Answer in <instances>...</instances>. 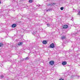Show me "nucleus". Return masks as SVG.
Returning a JSON list of instances; mask_svg holds the SVG:
<instances>
[{"instance_id":"f257e3e1","label":"nucleus","mask_w":80,"mask_h":80,"mask_svg":"<svg viewBox=\"0 0 80 80\" xmlns=\"http://www.w3.org/2000/svg\"><path fill=\"white\" fill-rule=\"evenodd\" d=\"M54 63L55 62H54V61H51L49 62V64L50 65H53L54 64Z\"/></svg>"},{"instance_id":"f03ea898","label":"nucleus","mask_w":80,"mask_h":80,"mask_svg":"<svg viewBox=\"0 0 80 80\" xmlns=\"http://www.w3.org/2000/svg\"><path fill=\"white\" fill-rule=\"evenodd\" d=\"M50 47H51L52 48H53L55 47L54 44L52 43L50 45Z\"/></svg>"},{"instance_id":"7ed1b4c3","label":"nucleus","mask_w":80,"mask_h":80,"mask_svg":"<svg viewBox=\"0 0 80 80\" xmlns=\"http://www.w3.org/2000/svg\"><path fill=\"white\" fill-rule=\"evenodd\" d=\"M68 26L67 25H65L63 26L62 27L63 28H68Z\"/></svg>"},{"instance_id":"20e7f679","label":"nucleus","mask_w":80,"mask_h":80,"mask_svg":"<svg viewBox=\"0 0 80 80\" xmlns=\"http://www.w3.org/2000/svg\"><path fill=\"white\" fill-rule=\"evenodd\" d=\"M67 63V62H65V61L63 62L62 63V65H66Z\"/></svg>"},{"instance_id":"39448f33","label":"nucleus","mask_w":80,"mask_h":80,"mask_svg":"<svg viewBox=\"0 0 80 80\" xmlns=\"http://www.w3.org/2000/svg\"><path fill=\"white\" fill-rule=\"evenodd\" d=\"M16 26L17 24H13L12 25V28H15V27H16Z\"/></svg>"},{"instance_id":"423d86ee","label":"nucleus","mask_w":80,"mask_h":80,"mask_svg":"<svg viewBox=\"0 0 80 80\" xmlns=\"http://www.w3.org/2000/svg\"><path fill=\"white\" fill-rule=\"evenodd\" d=\"M18 46H20L21 45H23V42H19L18 44Z\"/></svg>"},{"instance_id":"0eeeda50","label":"nucleus","mask_w":80,"mask_h":80,"mask_svg":"<svg viewBox=\"0 0 80 80\" xmlns=\"http://www.w3.org/2000/svg\"><path fill=\"white\" fill-rule=\"evenodd\" d=\"M42 43H43V44H46L47 43V42L46 41L44 40L42 42Z\"/></svg>"},{"instance_id":"6e6552de","label":"nucleus","mask_w":80,"mask_h":80,"mask_svg":"<svg viewBox=\"0 0 80 80\" xmlns=\"http://www.w3.org/2000/svg\"><path fill=\"white\" fill-rule=\"evenodd\" d=\"M61 38L62 40H64L65 38V37L64 36H62L61 37Z\"/></svg>"},{"instance_id":"1a4fd4ad","label":"nucleus","mask_w":80,"mask_h":80,"mask_svg":"<svg viewBox=\"0 0 80 80\" xmlns=\"http://www.w3.org/2000/svg\"><path fill=\"white\" fill-rule=\"evenodd\" d=\"M50 6H52V5H54L55 4V3H50Z\"/></svg>"},{"instance_id":"9d476101","label":"nucleus","mask_w":80,"mask_h":80,"mask_svg":"<svg viewBox=\"0 0 80 80\" xmlns=\"http://www.w3.org/2000/svg\"><path fill=\"white\" fill-rule=\"evenodd\" d=\"M28 59H29V57H27L25 58V60H28Z\"/></svg>"},{"instance_id":"9b49d317","label":"nucleus","mask_w":80,"mask_h":80,"mask_svg":"<svg viewBox=\"0 0 80 80\" xmlns=\"http://www.w3.org/2000/svg\"><path fill=\"white\" fill-rule=\"evenodd\" d=\"M3 44L0 43V47H3Z\"/></svg>"},{"instance_id":"f8f14e48","label":"nucleus","mask_w":80,"mask_h":80,"mask_svg":"<svg viewBox=\"0 0 80 80\" xmlns=\"http://www.w3.org/2000/svg\"><path fill=\"white\" fill-rule=\"evenodd\" d=\"M32 33H33V35H35V33H37V32H35V31H33V32H32Z\"/></svg>"},{"instance_id":"ddd939ff","label":"nucleus","mask_w":80,"mask_h":80,"mask_svg":"<svg viewBox=\"0 0 80 80\" xmlns=\"http://www.w3.org/2000/svg\"><path fill=\"white\" fill-rule=\"evenodd\" d=\"M32 2H33V1L32 0H29V3H32Z\"/></svg>"},{"instance_id":"4468645a","label":"nucleus","mask_w":80,"mask_h":80,"mask_svg":"<svg viewBox=\"0 0 80 80\" xmlns=\"http://www.w3.org/2000/svg\"><path fill=\"white\" fill-rule=\"evenodd\" d=\"M63 8H64L63 7H62L60 9L61 10H63Z\"/></svg>"},{"instance_id":"2eb2a0df","label":"nucleus","mask_w":80,"mask_h":80,"mask_svg":"<svg viewBox=\"0 0 80 80\" xmlns=\"http://www.w3.org/2000/svg\"><path fill=\"white\" fill-rule=\"evenodd\" d=\"M50 10H51V9H48L46 10L47 12H48V11H50Z\"/></svg>"},{"instance_id":"dca6fc26","label":"nucleus","mask_w":80,"mask_h":80,"mask_svg":"<svg viewBox=\"0 0 80 80\" xmlns=\"http://www.w3.org/2000/svg\"><path fill=\"white\" fill-rule=\"evenodd\" d=\"M1 78H3V75H1Z\"/></svg>"},{"instance_id":"f3484780","label":"nucleus","mask_w":80,"mask_h":80,"mask_svg":"<svg viewBox=\"0 0 80 80\" xmlns=\"http://www.w3.org/2000/svg\"><path fill=\"white\" fill-rule=\"evenodd\" d=\"M47 25L48 27H49L50 26V24H47Z\"/></svg>"},{"instance_id":"a211bd4d","label":"nucleus","mask_w":80,"mask_h":80,"mask_svg":"<svg viewBox=\"0 0 80 80\" xmlns=\"http://www.w3.org/2000/svg\"><path fill=\"white\" fill-rule=\"evenodd\" d=\"M72 35H73V37H74L75 36V35L74 33H73V34H72Z\"/></svg>"},{"instance_id":"6ab92c4d","label":"nucleus","mask_w":80,"mask_h":80,"mask_svg":"<svg viewBox=\"0 0 80 80\" xmlns=\"http://www.w3.org/2000/svg\"><path fill=\"white\" fill-rule=\"evenodd\" d=\"M48 6H50V3H49L48 4Z\"/></svg>"},{"instance_id":"aec40b11","label":"nucleus","mask_w":80,"mask_h":80,"mask_svg":"<svg viewBox=\"0 0 80 80\" xmlns=\"http://www.w3.org/2000/svg\"><path fill=\"white\" fill-rule=\"evenodd\" d=\"M71 18H72V19H71V20H73V17H72Z\"/></svg>"},{"instance_id":"412c9836","label":"nucleus","mask_w":80,"mask_h":80,"mask_svg":"<svg viewBox=\"0 0 80 80\" xmlns=\"http://www.w3.org/2000/svg\"><path fill=\"white\" fill-rule=\"evenodd\" d=\"M59 80H63V79L62 78H60Z\"/></svg>"},{"instance_id":"4be33fe9","label":"nucleus","mask_w":80,"mask_h":80,"mask_svg":"<svg viewBox=\"0 0 80 80\" xmlns=\"http://www.w3.org/2000/svg\"><path fill=\"white\" fill-rule=\"evenodd\" d=\"M78 13H80V10H79Z\"/></svg>"},{"instance_id":"5701e85b","label":"nucleus","mask_w":80,"mask_h":80,"mask_svg":"<svg viewBox=\"0 0 80 80\" xmlns=\"http://www.w3.org/2000/svg\"><path fill=\"white\" fill-rule=\"evenodd\" d=\"M1 3V1H0V4Z\"/></svg>"},{"instance_id":"b1692460","label":"nucleus","mask_w":80,"mask_h":80,"mask_svg":"<svg viewBox=\"0 0 80 80\" xmlns=\"http://www.w3.org/2000/svg\"><path fill=\"white\" fill-rule=\"evenodd\" d=\"M78 77H80V76H78Z\"/></svg>"},{"instance_id":"393cba45","label":"nucleus","mask_w":80,"mask_h":80,"mask_svg":"<svg viewBox=\"0 0 80 80\" xmlns=\"http://www.w3.org/2000/svg\"><path fill=\"white\" fill-rule=\"evenodd\" d=\"M79 14H78V15H79Z\"/></svg>"}]
</instances>
